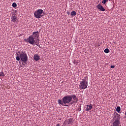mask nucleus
<instances>
[{
  "label": "nucleus",
  "instance_id": "a211bd4d",
  "mask_svg": "<svg viewBox=\"0 0 126 126\" xmlns=\"http://www.w3.org/2000/svg\"><path fill=\"white\" fill-rule=\"evenodd\" d=\"M116 111L118 113L121 112V107L120 106H118L116 108Z\"/></svg>",
  "mask_w": 126,
  "mask_h": 126
},
{
  "label": "nucleus",
  "instance_id": "1a4fd4ad",
  "mask_svg": "<svg viewBox=\"0 0 126 126\" xmlns=\"http://www.w3.org/2000/svg\"><path fill=\"white\" fill-rule=\"evenodd\" d=\"M58 104L60 105H61L62 106H64V107H68V105H64V102L63 100H62L61 99H59L58 100Z\"/></svg>",
  "mask_w": 126,
  "mask_h": 126
},
{
  "label": "nucleus",
  "instance_id": "9d476101",
  "mask_svg": "<svg viewBox=\"0 0 126 126\" xmlns=\"http://www.w3.org/2000/svg\"><path fill=\"white\" fill-rule=\"evenodd\" d=\"M92 108H93V106L91 104H90V105H87L86 106V111L87 112L90 111L92 109Z\"/></svg>",
  "mask_w": 126,
  "mask_h": 126
},
{
  "label": "nucleus",
  "instance_id": "a878e982",
  "mask_svg": "<svg viewBox=\"0 0 126 126\" xmlns=\"http://www.w3.org/2000/svg\"><path fill=\"white\" fill-rule=\"evenodd\" d=\"M125 115H126V113H125Z\"/></svg>",
  "mask_w": 126,
  "mask_h": 126
},
{
  "label": "nucleus",
  "instance_id": "4be33fe9",
  "mask_svg": "<svg viewBox=\"0 0 126 126\" xmlns=\"http://www.w3.org/2000/svg\"><path fill=\"white\" fill-rule=\"evenodd\" d=\"M56 126H60V124H57L56 125Z\"/></svg>",
  "mask_w": 126,
  "mask_h": 126
},
{
  "label": "nucleus",
  "instance_id": "dca6fc26",
  "mask_svg": "<svg viewBox=\"0 0 126 126\" xmlns=\"http://www.w3.org/2000/svg\"><path fill=\"white\" fill-rule=\"evenodd\" d=\"M5 76V74L3 71L0 72V77H3Z\"/></svg>",
  "mask_w": 126,
  "mask_h": 126
},
{
  "label": "nucleus",
  "instance_id": "393cba45",
  "mask_svg": "<svg viewBox=\"0 0 126 126\" xmlns=\"http://www.w3.org/2000/svg\"><path fill=\"white\" fill-rule=\"evenodd\" d=\"M38 46L39 47H40V45L39 44V45H38Z\"/></svg>",
  "mask_w": 126,
  "mask_h": 126
},
{
  "label": "nucleus",
  "instance_id": "4468645a",
  "mask_svg": "<svg viewBox=\"0 0 126 126\" xmlns=\"http://www.w3.org/2000/svg\"><path fill=\"white\" fill-rule=\"evenodd\" d=\"M40 43V40L39 39H37L35 41L34 45H36L37 46H38Z\"/></svg>",
  "mask_w": 126,
  "mask_h": 126
},
{
  "label": "nucleus",
  "instance_id": "f3484780",
  "mask_svg": "<svg viewBox=\"0 0 126 126\" xmlns=\"http://www.w3.org/2000/svg\"><path fill=\"white\" fill-rule=\"evenodd\" d=\"M104 52L105 53L108 54V53H109L110 52V50H109V49L106 48V49L104 50Z\"/></svg>",
  "mask_w": 126,
  "mask_h": 126
},
{
  "label": "nucleus",
  "instance_id": "412c9836",
  "mask_svg": "<svg viewBox=\"0 0 126 126\" xmlns=\"http://www.w3.org/2000/svg\"><path fill=\"white\" fill-rule=\"evenodd\" d=\"M111 68H115V65H112L111 66Z\"/></svg>",
  "mask_w": 126,
  "mask_h": 126
},
{
  "label": "nucleus",
  "instance_id": "b1692460",
  "mask_svg": "<svg viewBox=\"0 0 126 126\" xmlns=\"http://www.w3.org/2000/svg\"><path fill=\"white\" fill-rule=\"evenodd\" d=\"M22 36V34H20L19 35V36Z\"/></svg>",
  "mask_w": 126,
  "mask_h": 126
},
{
  "label": "nucleus",
  "instance_id": "aec40b11",
  "mask_svg": "<svg viewBox=\"0 0 126 126\" xmlns=\"http://www.w3.org/2000/svg\"><path fill=\"white\" fill-rule=\"evenodd\" d=\"M12 7H17V4L15 2H13L12 4Z\"/></svg>",
  "mask_w": 126,
  "mask_h": 126
},
{
  "label": "nucleus",
  "instance_id": "0eeeda50",
  "mask_svg": "<svg viewBox=\"0 0 126 126\" xmlns=\"http://www.w3.org/2000/svg\"><path fill=\"white\" fill-rule=\"evenodd\" d=\"M96 8H97L99 10H100L101 11H105V9L104 8V7L102 5H101L100 4H98L96 6Z\"/></svg>",
  "mask_w": 126,
  "mask_h": 126
},
{
  "label": "nucleus",
  "instance_id": "f03ea898",
  "mask_svg": "<svg viewBox=\"0 0 126 126\" xmlns=\"http://www.w3.org/2000/svg\"><path fill=\"white\" fill-rule=\"evenodd\" d=\"M72 99H73V101ZM62 101H63L64 104L70 103L72 101V102H71V104H76L78 102V99L75 95H72L64 96L62 98Z\"/></svg>",
  "mask_w": 126,
  "mask_h": 126
},
{
  "label": "nucleus",
  "instance_id": "423d86ee",
  "mask_svg": "<svg viewBox=\"0 0 126 126\" xmlns=\"http://www.w3.org/2000/svg\"><path fill=\"white\" fill-rule=\"evenodd\" d=\"M88 87L87 80H83L80 84V88L81 89H86Z\"/></svg>",
  "mask_w": 126,
  "mask_h": 126
},
{
  "label": "nucleus",
  "instance_id": "7ed1b4c3",
  "mask_svg": "<svg viewBox=\"0 0 126 126\" xmlns=\"http://www.w3.org/2000/svg\"><path fill=\"white\" fill-rule=\"evenodd\" d=\"M15 55L16 56V59L18 61H19L20 59L24 63L27 62L28 61V57L25 52L18 51Z\"/></svg>",
  "mask_w": 126,
  "mask_h": 126
},
{
  "label": "nucleus",
  "instance_id": "f8f14e48",
  "mask_svg": "<svg viewBox=\"0 0 126 126\" xmlns=\"http://www.w3.org/2000/svg\"><path fill=\"white\" fill-rule=\"evenodd\" d=\"M67 122L68 125H71L73 124L74 121H73V119H68L67 121Z\"/></svg>",
  "mask_w": 126,
  "mask_h": 126
},
{
  "label": "nucleus",
  "instance_id": "f257e3e1",
  "mask_svg": "<svg viewBox=\"0 0 126 126\" xmlns=\"http://www.w3.org/2000/svg\"><path fill=\"white\" fill-rule=\"evenodd\" d=\"M39 32L38 31L33 32L32 35L29 36L28 38H25L24 41L34 46L36 38L39 37Z\"/></svg>",
  "mask_w": 126,
  "mask_h": 126
},
{
  "label": "nucleus",
  "instance_id": "ddd939ff",
  "mask_svg": "<svg viewBox=\"0 0 126 126\" xmlns=\"http://www.w3.org/2000/svg\"><path fill=\"white\" fill-rule=\"evenodd\" d=\"M73 63H74V64H75V65H78V64H79V63H80V61L78 60H74L73 61Z\"/></svg>",
  "mask_w": 126,
  "mask_h": 126
},
{
  "label": "nucleus",
  "instance_id": "39448f33",
  "mask_svg": "<svg viewBox=\"0 0 126 126\" xmlns=\"http://www.w3.org/2000/svg\"><path fill=\"white\" fill-rule=\"evenodd\" d=\"M43 12L44 11L42 9H38L34 12V16L37 19L41 18L43 16L42 14Z\"/></svg>",
  "mask_w": 126,
  "mask_h": 126
},
{
  "label": "nucleus",
  "instance_id": "9b49d317",
  "mask_svg": "<svg viewBox=\"0 0 126 126\" xmlns=\"http://www.w3.org/2000/svg\"><path fill=\"white\" fill-rule=\"evenodd\" d=\"M33 59L35 61H38L40 60V58L38 54H35L33 55Z\"/></svg>",
  "mask_w": 126,
  "mask_h": 126
},
{
  "label": "nucleus",
  "instance_id": "6e6552de",
  "mask_svg": "<svg viewBox=\"0 0 126 126\" xmlns=\"http://www.w3.org/2000/svg\"><path fill=\"white\" fill-rule=\"evenodd\" d=\"M11 19L13 23H16L18 21V19L16 15H12L11 17Z\"/></svg>",
  "mask_w": 126,
  "mask_h": 126
},
{
  "label": "nucleus",
  "instance_id": "2eb2a0df",
  "mask_svg": "<svg viewBox=\"0 0 126 126\" xmlns=\"http://www.w3.org/2000/svg\"><path fill=\"white\" fill-rule=\"evenodd\" d=\"M70 15L72 16H75L77 15V13L76 12L74 11H72L71 13H70Z\"/></svg>",
  "mask_w": 126,
  "mask_h": 126
},
{
  "label": "nucleus",
  "instance_id": "6ab92c4d",
  "mask_svg": "<svg viewBox=\"0 0 126 126\" xmlns=\"http://www.w3.org/2000/svg\"><path fill=\"white\" fill-rule=\"evenodd\" d=\"M109 0H103L102 1V3L105 4L106 2H108Z\"/></svg>",
  "mask_w": 126,
  "mask_h": 126
},
{
  "label": "nucleus",
  "instance_id": "5701e85b",
  "mask_svg": "<svg viewBox=\"0 0 126 126\" xmlns=\"http://www.w3.org/2000/svg\"><path fill=\"white\" fill-rule=\"evenodd\" d=\"M66 13H67L68 15H69V14H70V12L68 11V12H66Z\"/></svg>",
  "mask_w": 126,
  "mask_h": 126
},
{
  "label": "nucleus",
  "instance_id": "20e7f679",
  "mask_svg": "<svg viewBox=\"0 0 126 126\" xmlns=\"http://www.w3.org/2000/svg\"><path fill=\"white\" fill-rule=\"evenodd\" d=\"M113 126H121V117L118 113H114L113 116Z\"/></svg>",
  "mask_w": 126,
  "mask_h": 126
}]
</instances>
